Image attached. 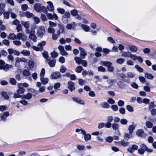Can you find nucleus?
I'll return each instance as SVG.
<instances>
[{
	"mask_svg": "<svg viewBox=\"0 0 156 156\" xmlns=\"http://www.w3.org/2000/svg\"><path fill=\"white\" fill-rule=\"evenodd\" d=\"M45 33V28L43 26L39 27L37 30V34L38 37H42Z\"/></svg>",
	"mask_w": 156,
	"mask_h": 156,
	"instance_id": "f257e3e1",
	"label": "nucleus"
},
{
	"mask_svg": "<svg viewBox=\"0 0 156 156\" xmlns=\"http://www.w3.org/2000/svg\"><path fill=\"white\" fill-rule=\"evenodd\" d=\"M46 44L45 41H43L38 44L37 46H33V48L34 50L36 51H41L43 49V46H44Z\"/></svg>",
	"mask_w": 156,
	"mask_h": 156,
	"instance_id": "f03ea898",
	"label": "nucleus"
},
{
	"mask_svg": "<svg viewBox=\"0 0 156 156\" xmlns=\"http://www.w3.org/2000/svg\"><path fill=\"white\" fill-rule=\"evenodd\" d=\"M121 56L122 57H130L132 59H135V55H132L131 53L129 51L124 52L122 53Z\"/></svg>",
	"mask_w": 156,
	"mask_h": 156,
	"instance_id": "7ed1b4c3",
	"label": "nucleus"
},
{
	"mask_svg": "<svg viewBox=\"0 0 156 156\" xmlns=\"http://www.w3.org/2000/svg\"><path fill=\"white\" fill-rule=\"evenodd\" d=\"M147 148V147L144 144H142L140 145V148L138 149V152L139 154H143Z\"/></svg>",
	"mask_w": 156,
	"mask_h": 156,
	"instance_id": "20e7f679",
	"label": "nucleus"
},
{
	"mask_svg": "<svg viewBox=\"0 0 156 156\" xmlns=\"http://www.w3.org/2000/svg\"><path fill=\"white\" fill-rule=\"evenodd\" d=\"M68 87L71 91L75 90V87L74 86V83L71 81H69L67 83Z\"/></svg>",
	"mask_w": 156,
	"mask_h": 156,
	"instance_id": "39448f33",
	"label": "nucleus"
},
{
	"mask_svg": "<svg viewBox=\"0 0 156 156\" xmlns=\"http://www.w3.org/2000/svg\"><path fill=\"white\" fill-rule=\"evenodd\" d=\"M51 76L53 79L59 78L61 77V74L59 72H55L51 74Z\"/></svg>",
	"mask_w": 156,
	"mask_h": 156,
	"instance_id": "423d86ee",
	"label": "nucleus"
},
{
	"mask_svg": "<svg viewBox=\"0 0 156 156\" xmlns=\"http://www.w3.org/2000/svg\"><path fill=\"white\" fill-rule=\"evenodd\" d=\"M136 134L137 135L140 137H145L146 136V134L141 129L137 130L136 132Z\"/></svg>",
	"mask_w": 156,
	"mask_h": 156,
	"instance_id": "0eeeda50",
	"label": "nucleus"
},
{
	"mask_svg": "<svg viewBox=\"0 0 156 156\" xmlns=\"http://www.w3.org/2000/svg\"><path fill=\"white\" fill-rule=\"evenodd\" d=\"M34 7L35 10L38 12H39L41 11L42 8V9H46L45 7L42 6L41 7V5L39 3H37L36 4L34 5Z\"/></svg>",
	"mask_w": 156,
	"mask_h": 156,
	"instance_id": "6e6552de",
	"label": "nucleus"
},
{
	"mask_svg": "<svg viewBox=\"0 0 156 156\" xmlns=\"http://www.w3.org/2000/svg\"><path fill=\"white\" fill-rule=\"evenodd\" d=\"M16 36V38L19 40L21 39L23 41H24L27 39L26 36L20 33H18Z\"/></svg>",
	"mask_w": 156,
	"mask_h": 156,
	"instance_id": "1a4fd4ad",
	"label": "nucleus"
},
{
	"mask_svg": "<svg viewBox=\"0 0 156 156\" xmlns=\"http://www.w3.org/2000/svg\"><path fill=\"white\" fill-rule=\"evenodd\" d=\"M70 16V14L69 12H66L62 19L63 22L64 23H66L68 21L67 18L69 17Z\"/></svg>",
	"mask_w": 156,
	"mask_h": 156,
	"instance_id": "9d476101",
	"label": "nucleus"
},
{
	"mask_svg": "<svg viewBox=\"0 0 156 156\" xmlns=\"http://www.w3.org/2000/svg\"><path fill=\"white\" fill-rule=\"evenodd\" d=\"M76 26V24L74 22H72L68 24L66 26V27L68 30H71L74 29Z\"/></svg>",
	"mask_w": 156,
	"mask_h": 156,
	"instance_id": "9b49d317",
	"label": "nucleus"
},
{
	"mask_svg": "<svg viewBox=\"0 0 156 156\" xmlns=\"http://www.w3.org/2000/svg\"><path fill=\"white\" fill-rule=\"evenodd\" d=\"M129 144V142L125 141L124 140H122L121 141L117 142V144L119 146L126 147L128 146Z\"/></svg>",
	"mask_w": 156,
	"mask_h": 156,
	"instance_id": "f8f14e48",
	"label": "nucleus"
},
{
	"mask_svg": "<svg viewBox=\"0 0 156 156\" xmlns=\"http://www.w3.org/2000/svg\"><path fill=\"white\" fill-rule=\"evenodd\" d=\"M47 3L48 4L47 7L48 9L50 11H53L54 9V7L52 3L50 1H48Z\"/></svg>",
	"mask_w": 156,
	"mask_h": 156,
	"instance_id": "ddd939ff",
	"label": "nucleus"
},
{
	"mask_svg": "<svg viewBox=\"0 0 156 156\" xmlns=\"http://www.w3.org/2000/svg\"><path fill=\"white\" fill-rule=\"evenodd\" d=\"M36 28V26L34 25L33 26L31 27V30H30L29 29H27L26 30V33L27 34H35V31L34 30Z\"/></svg>",
	"mask_w": 156,
	"mask_h": 156,
	"instance_id": "4468645a",
	"label": "nucleus"
},
{
	"mask_svg": "<svg viewBox=\"0 0 156 156\" xmlns=\"http://www.w3.org/2000/svg\"><path fill=\"white\" fill-rule=\"evenodd\" d=\"M72 99L74 101L76 102L78 104L83 105H84V101L78 98L73 97Z\"/></svg>",
	"mask_w": 156,
	"mask_h": 156,
	"instance_id": "2eb2a0df",
	"label": "nucleus"
},
{
	"mask_svg": "<svg viewBox=\"0 0 156 156\" xmlns=\"http://www.w3.org/2000/svg\"><path fill=\"white\" fill-rule=\"evenodd\" d=\"M17 86L18 89L17 90V92L20 94H23L25 92V89L19 83L17 84Z\"/></svg>",
	"mask_w": 156,
	"mask_h": 156,
	"instance_id": "dca6fc26",
	"label": "nucleus"
},
{
	"mask_svg": "<svg viewBox=\"0 0 156 156\" xmlns=\"http://www.w3.org/2000/svg\"><path fill=\"white\" fill-rule=\"evenodd\" d=\"M21 23L26 28V32L27 29H29V28L30 27V24L29 22L22 21H21Z\"/></svg>",
	"mask_w": 156,
	"mask_h": 156,
	"instance_id": "f3484780",
	"label": "nucleus"
},
{
	"mask_svg": "<svg viewBox=\"0 0 156 156\" xmlns=\"http://www.w3.org/2000/svg\"><path fill=\"white\" fill-rule=\"evenodd\" d=\"M79 49L80 51V56L82 58H84L87 55V53L85 52L84 49L81 47H80Z\"/></svg>",
	"mask_w": 156,
	"mask_h": 156,
	"instance_id": "a211bd4d",
	"label": "nucleus"
},
{
	"mask_svg": "<svg viewBox=\"0 0 156 156\" xmlns=\"http://www.w3.org/2000/svg\"><path fill=\"white\" fill-rule=\"evenodd\" d=\"M58 27L59 28L58 30L57 31V33L58 35L59 36L60 34L62 33L64 31V27L62 25L58 24Z\"/></svg>",
	"mask_w": 156,
	"mask_h": 156,
	"instance_id": "6ab92c4d",
	"label": "nucleus"
},
{
	"mask_svg": "<svg viewBox=\"0 0 156 156\" xmlns=\"http://www.w3.org/2000/svg\"><path fill=\"white\" fill-rule=\"evenodd\" d=\"M135 73L130 72H128L125 75V76L127 78H133L135 76Z\"/></svg>",
	"mask_w": 156,
	"mask_h": 156,
	"instance_id": "aec40b11",
	"label": "nucleus"
},
{
	"mask_svg": "<svg viewBox=\"0 0 156 156\" xmlns=\"http://www.w3.org/2000/svg\"><path fill=\"white\" fill-rule=\"evenodd\" d=\"M136 126V124H134L133 125H130L129 126L128 130L130 133L132 134L133 133V131L135 129V127Z\"/></svg>",
	"mask_w": 156,
	"mask_h": 156,
	"instance_id": "412c9836",
	"label": "nucleus"
},
{
	"mask_svg": "<svg viewBox=\"0 0 156 156\" xmlns=\"http://www.w3.org/2000/svg\"><path fill=\"white\" fill-rule=\"evenodd\" d=\"M12 67V65H9L8 64H6L5 65L2 66V69H3L5 71L8 70L9 68Z\"/></svg>",
	"mask_w": 156,
	"mask_h": 156,
	"instance_id": "4be33fe9",
	"label": "nucleus"
},
{
	"mask_svg": "<svg viewBox=\"0 0 156 156\" xmlns=\"http://www.w3.org/2000/svg\"><path fill=\"white\" fill-rule=\"evenodd\" d=\"M101 64L103 65L106 66L107 68L112 66V63L110 62L102 61L101 62Z\"/></svg>",
	"mask_w": 156,
	"mask_h": 156,
	"instance_id": "5701e85b",
	"label": "nucleus"
},
{
	"mask_svg": "<svg viewBox=\"0 0 156 156\" xmlns=\"http://www.w3.org/2000/svg\"><path fill=\"white\" fill-rule=\"evenodd\" d=\"M101 64L103 65L106 66L107 68L112 66V63L110 62L102 61L101 62Z\"/></svg>",
	"mask_w": 156,
	"mask_h": 156,
	"instance_id": "b1692460",
	"label": "nucleus"
},
{
	"mask_svg": "<svg viewBox=\"0 0 156 156\" xmlns=\"http://www.w3.org/2000/svg\"><path fill=\"white\" fill-rule=\"evenodd\" d=\"M29 38L34 42H36L37 41V37L35 35V34H30Z\"/></svg>",
	"mask_w": 156,
	"mask_h": 156,
	"instance_id": "393cba45",
	"label": "nucleus"
},
{
	"mask_svg": "<svg viewBox=\"0 0 156 156\" xmlns=\"http://www.w3.org/2000/svg\"><path fill=\"white\" fill-rule=\"evenodd\" d=\"M21 54L24 56H28L30 54V52L29 51L23 50L21 52Z\"/></svg>",
	"mask_w": 156,
	"mask_h": 156,
	"instance_id": "a878e982",
	"label": "nucleus"
},
{
	"mask_svg": "<svg viewBox=\"0 0 156 156\" xmlns=\"http://www.w3.org/2000/svg\"><path fill=\"white\" fill-rule=\"evenodd\" d=\"M23 98L27 100L30 99L32 97V94L30 93H28L26 95L23 96Z\"/></svg>",
	"mask_w": 156,
	"mask_h": 156,
	"instance_id": "bb28decb",
	"label": "nucleus"
},
{
	"mask_svg": "<svg viewBox=\"0 0 156 156\" xmlns=\"http://www.w3.org/2000/svg\"><path fill=\"white\" fill-rule=\"evenodd\" d=\"M81 27L86 32H88L89 31V29H90V27H89L86 25L85 24H82L81 25Z\"/></svg>",
	"mask_w": 156,
	"mask_h": 156,
	"instance_id": "cd10ccee",
	"label": "nucleus"
},
{
	"mask_svg": "<svg viewBox=\"0 0 156 156\" xmlns=\"http://www.w3.org/2000/svg\"><path fill=\"white\" fill-rule=\"evenodd\" d=\"M112 128L113 130H117L119 129V125L117 123H113L112 125Z\"/></svg>",
	"mask_w": 156,
	"mask_h": 156,
	"instance_id": "c85d7f7f",
	"label": "nucleus"
},
{
	"mask_svg": "<svg viewBox=\"0 0 156 156\" xmlns=\"http://www.w3.org/2000/svg\"><path fill=\"white\" fill-rule=\"evenodd\" d=\"M55 59H53L50 60L48 62V64L51 67H54L55 64Z\"/></svg>",
	"mask_w": 156,
	"mask_h": 156,
	"instance_id": "c756f323",
	"label": "nucleus"
},
{
	"mask_svg": "<svg viewBox=\"0 0 156 156\" xmlns=\"http://www.w3.org/2000/svg\"><path fill=\"white\" fill-rule=\"evenodd\" d=\"M130 50L133 52H135L137 50V47L134 45L131 46L129 47Z\"/></svg>",
	"mask_w": 156,
	"mask_h": 156,
	"instance_id": "7c9ffc66",
	"label": "nucleus"
},
{
	"mask_svg": "<svg viewBox=\"0 0 156 156\" xmlns=\"http://www.w3.org/2000/svg\"><path fill=\"white\" fill-rule=\"evenodd\" d=\"M135 57H134L135 59H133L134 61H135L136 60H137L140 62L142 63L143 62V59L140 56H137L136 55H135Z\"/></svg>",
	"mask_w": 156,
	"mask_h": 156,
	"instance_id": "2f4dec72",
	"label": "nucleus"
},
{
	"mask_svg": "<svg viewBox=\"0 0 156 156\" xmlns=\"http://www.w3.org/2000/svg\"><path fill=\"white\" fill-rule=\"evenodd\" d=\"M40 79L43 84H45L47 83L48 81V79L47 78L41 77Z\"/></svg>",
	"mask_w": 156,
	"mask_h": 156,
	"instance_id": "473e14b6",
	"label": "nucleus"
},
{
	"mask_svg": "<svg viewBox=\"0 0 156 156\" xmlns=\"http://www.w3.org/2000/svg\"><path fill=\"white\" fill-rule=\"evenodd\" d=\"M29 71L27 70H24L23 72V75L25 76H28L30 75Z\"/></svg>",
	"mask_w": 156,
	"mask_h": 156,
	"instance_id": "72a5a7b5",
	"label": "nucleus"
},
{
	"mask_svg": "<svg viewBox=\"0 0 156 156\" xmlns=\"http://www.w3.org/2000/svg\"><path fill=\"white\" fill-rule=\"evenodd\" d=\"M8 38L9 39L14 40L16 38V36L14 34H10L9 35Z\"/></svg>",
	"mask_w": 156,
	"mask_h": 156,
	"instance_id": "f704fd0d",
	"label": "nucleus"
},
{
	"mask_svg": "<svg viewBox=\"0 0 156 156\" xmlns=\"http://www.w3.org/2000/svg\"><path fill=\"white\" fill-rule=\"evenodd\" d=\"M117 84L119 87L120 88H124L125 86V84L121 81H119L117 83Z\"/></svg>",
	"mask_w": 156,
	"mask_h": 156,
	"instance_id": "c9c22d12",
	"label": "nucleus"
},
{
	"mask_svg": "<svg viewBox=\"0 0 156 156\" xmlns=\"http://www.w3.org/2000/svg\"><path fill=\"white\" fill-rule=\"evenodd\" d=\"M135 67L136 69L139 72H143L144 70L142 68L140 67L139 65H136L135 66Z\"/></svg>",
	"mask_w": 156,
	"mask_h": 156,
	"instance_id": "e433bc0d",
	"label": "nucleus"
},
{
	"mask_svg": "<svg viewBox=\"0 0 156 156\" xmlns=\"http://www.w3.org/2000/svg\"><path fill=\"white\" fill-rule=\"evenodd\" d=\"M124 61V59L120 58L118 59L116 61V62L118 64H122Z\"/></svg>",
	"mask_w": 156,
	"mask_h": 156,
	"instance_id": "4c0bfd02",
	"label": "nucleus"
},
{
	"mask_svg": "<svg viewBox=\"0 0 156 156\" xmlns=\"http://www.w3.org/2000/svg\"><path fill=\"white\" fill-rule=\"evenodd\" d=\"M101 105L103 108H107L109 107V105L106 102H103L101 103Z\"/></svg>",
	"mask_w": 156,
	"mask_h": 156,
	"instance_id": "58836bf2",
	"label": "nucleus"
},
{
	"mask_svg": "<svg viewBox=\"0 0 156 156\" xmlns=\"http://www.w3.org/2000/svg\"><path fill=\"white\" fill-rule=\"evenodd\" d=\"M8 11L11 14V16L13 19H15L17 17L16 15L14 12H12V10L11 9L9 10Z\"/></svg>",
	"mask_w": 156,
	"mask_h": 156,
	"instance_id": "ea45409f",
	"label": "nucleus"
},
{
	"mask_svg": "<svg viewBox=\"0 0 156 156\" xmlns=\"http://www.w3.org/2000/svg\"><path fill=\"white\" fill-rule=\"evenodd\" d=\"M9 12H5L3 13L4 17L5 19H8L9 18Z\"/></svg>",
	"mask_w": 156,
	"mask_h": 156,
	"instance_id": "a19ab883",
	"label": "nucleus"
},
{
	"mask_svg": "<svg viewBox=\"0 0 156 156\" xmlns=\"http://www.w3.org/2000/svg\"><path fill=\"white\" fill-rule=\"evenodd\" d=\"M83 68L81 66H77L75 69L76 71L78 73L81 72L83 70Z\"/></svg>",
	"mask_w": 156,
	"mask_h": 156,
	"instance_id": "79ce46f5",
	"label": "nucleus"
},
{
	"mask_svg": "<svg viewBox=\"0 0 156 156\" xmlns=\"http://www.w3.org/2000/svg\"><path fill=\"white\" fill-rule=\"evenodd\" d=\"M91 136L90 134H87L84 136V140L86 141H87L91 139Z\"/></svg>",
	"mask_w": 156,
	"mask_h": 156,
	"instance_id": "37998d69",
	"label": "nucleus"
},
{
	"mask_svg": "<svg viewBox=\"0 0 156 156\" xmlns=\"http://www.w3.org/2000/svg\"><path fill=\"white\" fill-rule=\"evenodd\" d=\"M1 94L2 96L4 97L5 99L8 100L9 99V96L7 95V93L5 92H1Z\"/></svg>",
	"mask_w": 156,
	"mask_h": 156,
	"instance_id": "c03bdc74",
	"label": "nucleus"
},
{
	"mask_svg": "<svg viewBox=\"0 0 156 156\" xmlns=\"http://www.w3.org/2000/svg\"><path fill=\"white\" fill-rule=\"evenodd\" d=\"M8 107L6 105L0 106V111L3 112L7 109Z\"/></svg>",
	"mask_w": 156,
	"mask_h": 156,
	"instance_id": "a18cd8bd",
	"label": "nucleus"
},
{
	"mask_svg": "<svg viewBox=\"0 0 156 156\" xmlns=\"http://www.w3.org/2000/svg\"><path fill=\"white\" fill-rule=\"evenodd\" d=\"M145 76L146 78L149 79H152L154 77L152 75L148 73H145Z\"/></svg>",
	"mask_w": 156,
	"mask_h": 156,
	"instance_id": "49530a36",
	"label": "nucleus"
},
{
	"mask_svg": "<svg viewBox=\"0 0 156 156\" xmlns=\"http://www.w3.org/2000/svg\"><path fill=\"white\" fill-rule=\"evenodd\" d=\"M131 134L130 133H126L124 136L125 139L127 140H128L129 139L131 138L132 137V136Z\"/></svg>",
	"mask_w": 156,
	"mask_h": 156,
	"instance_id": "de8ad7c7",
	"label": "nucleus"
},
{
	"mask_svg": "<svg viewBox=\"0 0 156 156\" xmlns=\"http://www.w3.org/2000/svg\"><path fill=\"white\" fill-rule=\"evenodd\" d=\"M74 59L76 63L78 64H81L82 60L80 58L77 57H75Z\"/></svg>",
	"mask_w": 156,
	"mask_h": 156,
	"instance_id": "09e8293b",
	"label": "nucleus"
},
{
	"mask_svg": "<svg viewBox=\"0 0 156 156\" xmlns=\"http://www.w3.org/2000/svg\"><path fill=\"white\" fill-rule=\"evenodd\" d=\"M116 82V80H111L109 81V84L111 85L110 86H109L108 87H105L106 88H107V87H111V85L113 84L114 83H115Z\"/></svg>",
	"mask_w": 156,
	"mask_h": 156,
	"instance_id": "8fccbe9b",
	"label": "nucleus"
},
{
	"mask_svg": "<svg viewBox=\"0 0 156 156\" xmlns=\"http://www.w3.org/2000/svg\"><path fill=\"white\" fill-rule=\"evenodd\" d=\"M61 83H55L54 86V88L56 90L60 87Z\"/></svg>",
	"mask_w": 156,
	"mask_h": 156,
	"instance_id": "3c124183",
	"label": "nucleus"
},
{
	"mask_svg": "<svg viewBox=\"0 0 156 156\" xmlns=\"http://www.w3.org/2000/svg\"><path fill=\"white\" fill-rule=\"evenodd\" d=\"M66 67L65 66L62 65L60 67V71L61 73H64L66 72Z\"/></svg>",
	"mask_w": 156,
	"mask_h": 156,
	"instance_id": "603ef678",
	"label": "nucleus"
},
{
	"mask_svg": "<svg viewBox=\"0 0 156 156\" xmlns=\"http://www.w3.org/2000/svg\"><path fill=\"white\" fill-rule=\"evenodd\" d=\"M126 108L130 112H133V108L131 106L129 105L126 106Z\"/></svg>",
	"mask_w": 156,
	"mask_h": 156,
	"instance_id": "864d4df0",
	"label": "nucleus"
},
{
	"mask_svg": "<svg viewBox=\"0 0 156 156\" xmlns=\"http://www.w3.org/2000/svg\"><path fill=\"white\" fill-rule=\"evenodd\" d=\"M51 57L52 58H55L58 56V53L55 51H53L51 53Z\"/></svg>",
	"mask_w": 156,
	"mask_h": 156,
	"instance_id": "5fc2aeb1",
	"label": "nucleus"
},
{
	"mask_svg": "<svg viewBox=\"0 0 156 156\" xmlns=\"http://www.w3.org/2000/svg\"><path fill=\"white\" fill-rule=\"evenodd\" d=\"M48 32L49 33L53 34L55 32V30L53 28L51 27H49L48 29Z\"/></svg>",
	"mask_w": 156,
	"mask_h": 156,
	"instance_id": "6e6d98bb",
	"label": "nucleus"
},
{
	"mask_svg": "<svg viewBox=\"0 0 156 156\" xmlns=\"http://www.w3.org/2000/svg\"><path fill=\"white\" fill-rule=\"evenodd\" d=\"M146 125L148 128H151L153 126L152 123L149 121L146 122Z\"/></svg>",
	"mask_w": 156,
	"mask_h": 156,
	"instance_id": "4d7b16f0",
	"label": "nucleus"
},
{
	"mask_svg": "<svg viewBox=\"0 0 156 156\" xmlns=\"http://www.w3.org/2000/svg\"><path fill=\"white\" fill-rule=\"evenodd\" d=\"M25 15L28 18H30L33 16V14L29 12H25Z\"/></svg>",
	"mask_w": 156,
	"mask_h": 156,
	"instance_id": "13d9d810",
	"label": "nucleus"
},
{
	"mask_svg": "<svg viewBox=\"0 0 156 156\" xmlns=\"http://www.w3.org/2000/svg\"><path fill=\"white\" fill-rule=\"evenodd\" d=\"M86 82L82 79H79L78 83L79 85H83L85 84Z\"/></svg>",
	"mask_w": 156,
	"mask_h": 156,
	"instance_id": "bf43d9fd",
	"label": "nucleus"
},
{
	"mask_svg": "<svg viewBox=\"0 0 156 156\" xmlns=\"http://www.w3.org/2000/svg\"><path fill=\"white\" fill-rule=\"evenodd\" d=\"M9 82L12 84L13 85H15L16 83V81L14 78H11Z\"/></svg>",
	"mask_w": 156,
	"mask_h": 156,
	"instance_id": "052dcab7",
	"label": "nucleus"
},
{
	"mask_svg": "<svg viewBox=\"0 0 156 156\" xmlns=\"http://www.w3.org/2000/svg\"><path fill=\"white\" fill-rule=\"evenodd\" d=\"M127 121L125 119H122L120 120V122L122 124L126 125L127 122Z\"/></svg>",
	"mask_w": 156,
	"mask_h": 156,
	"instance_id": "680f3d73",
	"label": "nucleus"
},
{
	"mask_svg": "<svg viewBox=\"0 0 156 156\" xmlns=\"http://www.w3.org/2000/svg\"><path fill=\"white\" fill-rule=\"evenodd\" d=\"M98 70L99 71L104 72L105 71V69L103 67L100 66L98 67Z\"/></svg>",
	"mask_w": 156,
	"mask_h": 156,
	"instance_id": "e2e57ef3",
	"label": "nucleus"
},
{
	"mask_svg": "<svg viewBox=\"0 0 156 156\" xmlns=\"http://www.w3.org/2000/svg\"><path fill=\"white\" fill-rule=\"evenodd\" d=\"M45 70L44 68L41 69L40 74V76L41 78H43L45 73Z\"/></svg>",
	"mask_w": 156,
	"mask_h": 156,
	"instance_id": "0e129e2a",
	"label": "nucleus"
},
{
	"mask_svg": "<svg viewBox=\"0 0 156 156\" xmlns=\"http://www.w3.org/2000/svg\"><path fill=\"white\" fill-rule=\"evenodd\" d=\"M44 58H46L48 61V52L47 51H44L42 54Z\"/></svg>",
	"mask_w": 156,
	"mask_h": 156,
	"instance_id": "69168bd1",
	"label": "nucleus"
},
{
	"mask_svg": "<svg viewBox=\"0 0 156 156\" xmlns=\"http://www.w3.org/2000/svg\"><path fill=\"white\" fill-rule=\"evenodd\" d=\"M71 13L72 16H75L77 15L78 12L76 10H71Z\"/></svg>",
	"mask_w": 156,
	"mask_h": 156,
	"instance_id": "338daca9",
	"label": "nucleus"
},
{
	"mask_svg": "<svg viewBox=\"0 0 156 156\" xmlns=\"http://www.w3.org/2000/svg\"><path fill=\"white\" fill-rule=\"evenodd\" d=\"M105 126V123L103 122H101L98 124V127L99 129H101L104 127Z\"/></svg>",
	"mask_w": 156,
	"mask_h": 156,
	"instance_id": "774afa93",
	"label": "nucleus"
}]
</instances>
